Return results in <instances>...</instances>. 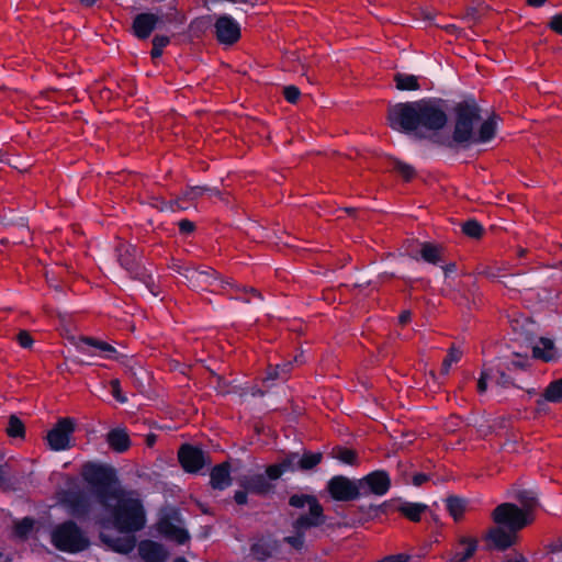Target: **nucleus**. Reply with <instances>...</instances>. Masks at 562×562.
Instances as JSON below:
<instances>
[{
	"label": "nucleus",
	"mask_w": 562,
	"mask_h": 562,
	"mask_svg": "<svg viewBox=\"0 0 562 562\" xmlns=\"http://www.w3.org/2000/svg\"><path fill=\"white\" fill-rule=\"evenodd\" d=\"M430 480V476L426 473H416L413 475L412 483L414 486H422L424 483Z\"/></svg>",
	"instance_id": "obj_57"
},
{
	"label": "nucleus",
	"mask_w": 562,
	"mask_h": 562,
	"mask_svg": "<svg viewBox=\"0 0 562 562\" xmlns=\"http://www.w3.org/2000/svg\"><path fill=\"white\" fill-rule=\"evenodd\" d=\"M151 44L150 57L151 59H158L162 56L164 48L170 44V37L167 35H155Z\"/></svg>",
	"instance_id": "obj_41"
},
{
	"label": "nucleus",
	"mask_w": 562,
	"mask_h": 562,
	"mask_svg": "<svg viewBox=\"0 0 562 562\" xmlns=\"http://www.w3.org/2000/svg\"><path fill=\"white\" fill-rule=\"evenodd\" d=\"M411 319H412V312L409 310H404L398 315V323L403 326L408 324L411 322Z\"/></svg>",
	"instance_id": "obj_60"
},
{
	"label": "nucleus",
	"mask_w": 562,
	"mask_h": 562,
	"mask_svg": "<svg viewBox=\"0 0 562 562\" xmlns=\"http://www.w3.org/2000/svg\"><path fill=\"white\" fill-rule=\"evenodd\" d=\"M362 497L374 495L382 497L389 493L392 486L390 473L386 470H373L359 479Z\"/></svg>",
	"instance_id": "obj_11"
},
{
	"label": "nucleus",
	"mask_w": 562,
	"mask_h": 562,
	"mask_svg": "<svg viewBox=\"0 0 562 562\" xmlns=\"http://www.w3.org/2000/svg\"><path fill=\"white\" fill-rule=\"evenodd\" d=\"M477 544L475 538L463 536L459 539L458 543L447 552L446 559L448 562H467L476 552Z\"/></svg>",
	"instance_id": "obj_18"
},
{
	"label": "nucleus",
	"mask_w": 562,
	"mask_h": 562,
	"mask_svg": "<svg viewBox=\"0 0 562 562\" xmlns=\"http://www.w3.org/2000/svg\"><path fill=\"white\" fill-rule=\"evenodd\" d=\"M138 553L146 562H166L169 558V552L164 544L148 539L140 541Z\"/></svg>",
	"instance_id": "obj_21"
},
{
	"label": "nucleus",
	"mask_w": 562,
	"mask_h": 562,
	"mask_svg": "<svg viewBox=\"0 0 562 562\" xmlns=\"http://www.w3.org/2000/svg\"><path fill=\"white\" fill-rule=\"evenodd\" d=\"M387 169L398 173L405 181H409L415 176V168L397 158L387 157Z\"/></svg>",
	"instance_id": "obj_31"
},
{
	"label": "nucleus",
	"mask_w": 562,
	"mask_h": 562,
	"mask_svg": "<svg viewBox=\"0 0 562 562\" xmlns=\"http://www.w3.org/2000/svg\"><path fill=\"white\" fill-rule=\"evenodd\" d=\"M393 80L396 89L401 91H417L420 89L418 77L415 75L396 72Z\"/></svg>",
	"instance_id": "obj_30"
},
{
	"label": "nucleus",
	"mask_w": 562,
	"mask_h": 562,
	"mask_svg": "<svg viewBox=\"0 0 562 562\" xmlns=\"http://www.w3.org/2000/svg\"><path fill=\"white\" fill-rule=\"evenodd\" d=\"M178 228L181 235H190L195 231V224L188 218H182L178 223Z\"/></svg>",
	"instance_id": "obj_52"
},
{
	"label": "nucleus",
	"mask_w": 562,
	"mask_h": 562,
	"mask_svg": "<svg viewBox=\"0 0 562 562\" xmlns=\"http://www.w3.org/2000/svg\"><path fill=\"white\" fill-rule=\"evenodd\" d=\"M327 492L336 502H352L362 497L359 479L351 480L344 475L333 476L327 482Z\"/></svg>",
	"instance_id": "obj_10"
},
{
	"label": "nucleus",
	"mask_w": 562,
	"mask_h": 562,
	"mask_svg": "<svg viewBox=\"0 0 562 562\" xmlns=\"http://www.w3.org/2000/svg\"><path fill=\"white\" fill-rule=\"evenodd\" d=\"M411 560V555L406 553H397V554H390L378 562H408Z\"/></svg>",
	"instance_id": "obj_54"
},
{
	"label": "nucleus",
	"mask_w": 562,
	"mask_h": 562,
	"mask_svg": "<svg viewBox=\"0 0 562 562\" xmlns=\"http://www.w3.org/2000/svg\"><path fill=\"white\" fill-rule=\"evenodd\" d=\"M299 452H289L285 457L279 462L284 472H295L300 471L299 468Z\"/></svg>",
	"instance_id": "obj_43"
},
{
	"label": "nucleus",
	"mask_w": 562,
	"mask_h": 562,
	"mask_svg": "<svg viewBox=\"0 0 562 562\" xmlns=\"http://www.w3.org/2000/svg\"><path fill=\"white\" fill-rule=\"evenodd\" d=\"M182 272L187 284L192 289H211L212 292H224L226 288L235 286L234 281L231 278L221 276L213 268L200 270L192 267L183 270Z\"/></svg>",
	"instance_id": "obj_7"
},
{
	"label": "nucleus",
	"mask_w": 562,
	"mask_h": 562,
	"mask_svg": "<svg viewBox=\"0 0 562 562\" xmlns=\"http://www.w3.org/2000/svg\"><path fill=\"white\" fill-rule=\"evenodd\" d=\"M204 194L217 196L221 200H223L224 196L218 188L210 186H188L182 190V199L188 202H193Z\"/></svg>",
	"instance_id": "obj_27"
},
{
	"label": "nucleus",
	"mask_w": 562,
	"mask_h": 562,
	"mask_svg": "<svg viewBox=\"0 0 562 562\" xmlns=\"http://www.w3.org/2000/svg\"><path fill=\"white\" fill-rule=\"evenodd\" d=\"M294 508H308L307 513L300 514L291 524L293 535L279 540L273 535L258 538L250 546V554L257 561L265 562L268 559L278 558L282 553V543L289 544L295 551L301 552L305 548V539L308 530L321 528L327 522L324 507L318 498L312 494H292L288 501Z\"/></svg>",
	"instance_id": "obj_2"
},
{
	"label": "nucleus",
	"mask_w": 562,
	"mask_h": 562,
	"mask_svg": "<svg viewBox=\"0 0 562 562\" xmlns=\"http://www.w3.org/2000/svg\"><path fill=\"white\" fill-rule=\"evenodd\" d=\"M548 402L546 398V393L543 392L539 398L536 401V411L537 413H547L548 412Z\"/></svg>",
	"instance_id": "obj_56"
},
{
	"label": "nucleus",
	"mask_w": 562,
	"mask_h": 562,
	"mask_svg": "<svg viewBox=\"0 0 562 562\" xmlns=\"http://www.w3.org/2000/svg\"><path fill=\"white\" fill-rule=\"evenodd\" d=\"M400 502L401 498L398 497L384 501L379 505L371 504L366 510V513L372 517H378L379 515H386L390 510H395V508L397 507L395 506V504Z\"/></svg>",
	"instance_id": "obj_35"
},
{
	"label": "nucleus",
	"mask_w": 562,
	"mask_h": 562,
	"mask_svg": "<svg viewBox=\"0 0 562 562\" xmlns=\"http://www.w3.org/2000/svg\"><path fill=\"white\" fill-rule=\"evenodd\" d=\"M333 458L339 460L340 462L355 465L358 461V454L353 449L346 447H335L331 451Z\"/></svg>",
	"instance_id": "obj_34"
},
{
	"label": "nucleus",
	"mask_w": 562,
	"mask_h": 562,
	"mask_svg": "<svg viewBox=\"0 0 562 562\" xmlns=\"http://www.w3.org/2000/svg\"><path fill=\"white\" fill-rule=\"evenodd\" d=\"M76 424L70 417L59 418L47 432L46 439L53 451H64L70 448V438L75 432Z\"/></svg>",
	"instance_id": "obj_13"
},
{
	"label": "nucleus",
	"mask_w": 562,
	"mask_h": 562,
	"mask_svg": "<svg viewBox=\"0 0 562 562\" xmlns=\"http://www.w3.org/2000/svg\"><path fill=\"white\" fill-rule=\"evenodd\" d=\"M81 476L103 508L99 518L101 527L120 533H135L145 528L147 517L143 501L134 491L121 487L115 468L89 461L82 465Z\"/></svg>",
	"instance_id": "obj_1"
},
{
	"label": "nucleus",
	"mask_w": 562,
	"mask_h": 562,
	"mask_svg": "<svg viewBox=\"0 0 562 562\" xmlns=\"http://www.w3.org/2000/svg\"><path fill=\"white\" fill-rule=\"evenodd\" d=\"M449 100L426 97L416 101L398 102L389 109L387 121L393 131L425 138L424 132H439L449 121Z\"/></svg>",
	"instance_id": "obj_3"
},
{
	"label": "nucleus",
	"mask_w": 562,
	"mask_h": 562,
	"mask_svg": "<svg viewBox=\"0 0 562 562\" xmlns=\"http://www.w3.org/2000/svg\"><path fill=\"white\" fill-rule=\"evenodd\" d=\"M243 291H244L245 294H248V296H250L251 300L252 299H258L259 301H263L262 294L258 290H256L255 288H249V289L243 288Z\"/></svg>",
	"instance_id": "obj_61"
},
{
	"label": "nucleus",
	"mask_w": 562,
	"mask_h": 562,
	"mask_svg": "<svg viewBox=\"0 0 562 562\" xmlns=\"http://www.w3.org/2000/svg\"><path fill=\"white\" fill-rule=\"evenodd\" d=\"M322 460H323L322 452L304 451V453L302 456H300V459H299L300 471L312 470L316 465H318L322 462Z\"/></svg>",
	"instance_id": "obj_33"
},
{
	"label": "nucleus",
	"mask_w": 562,
	"mask_h": 562,
	"mask_svg": "<svg viewBox=\"0 0 562 562\" xmlns=\"http://www.w3.org/2000/svg\"><path fill=\"white\" fill-rule=\"evenodd\" d=\"M175 522H181V514L178 508L172 507L160 515L156 524L157 531L178 544L187 543L190 540L189 531Z\"/></svg>",
	"instance_id": "obj_9"
},
{
	"label": "nucleus",
	"mask_w": 562,
	"mask_h": 562,
	"mask_svg": "<svg viewBox=\"0 0 562 562\" xmlns=\"http://www.w3.org/2000/svg\"><path fill=\"white\" fill-rule=\"evenodd\" d=\"M414 258L416 260L422 259L434 266H439L445 262V247L440 244L424 241L420 244L418 256Z\"/></svg>",
	"instance_id": "obj_22"
},
{
	"label": "nucleus",
	"mask_w": 562,
	"mask_h": 562,
	"mask_svg": "<svg viewBox=\"0 0 562 562\" xmlns=\"http://www.w3.org/2000/svg\"><path fill=\"white\" fill-rule=\"evenodd\" d=\"M75 347L79 352L88 356H95V352L91 351L90 348L99 350L100 356L106 360L123 362L126 358L125 355L119 352L117 349L109 342L90 336H80L75 342Z\"/></svg>",
	"instance_id": "obj_12"
},
{
	"label": "nucleus",
	"mask_w": 562,
	"mask_h": 562,
	"mask_svg": "<svg viewBox=\"0 0 562 562\" xmlns=\"http://www.w3.org/2000/svg\"><path fill=\"white\" fill-rule=\"evenodd\" d=\"M106 442L117 453H123L131 447V439L125 428L111 429L106 435Z\"/></svg>",
	"instance_id": "obj_26"
},
{
	"label": "nucleus",
	"mask_w": 562,
	"mask_h": 562,
	"mask_svg": "<svg viewBox=\"0 0 562 562\" xmlns=\"http://www.w3.org/2000/svg\"><path fill=\"white\" fill-rule=\"evenodd\" d=\"M191 267H188V266H182V265H179V263H173L171 269L177 272L178 274H180L181 277H183V270L186 269H190Z\"/></svg>",
	"instance_id": "obj_63"
},
{
	"label": "nucleus",
	"mask_w": 562,
	"mask_h": 562,
	"mask_svg": "<svg viewBox=\"0 0 562 562\" xmlns=\"http://www.w3.org/2000/svg\"><path fill=\"white\" fill-rule=\"evenodd\" d=\"M494 371L490 368H484L477 381V392L483 394L487 390V381H493Z\"/></svg>",
	"instance_id": "obj_45"
},
{
	"label": "nucleus",
	"mask_w": 562,
	"mask_h": 562,
	"mask_svg": "<svg viewBox=\"0 0 562 562\" xmlns=\"http://www.w3.org/2000/svg\"><path fill=\"white\" fill-rule=\"evenodd\" d=\"M548 26L557 34L562 35V13L554 14L550 19Z\"/></svg>",
	"instance_id": "obj_53"
},
{
	"label": "nucleus",
	"mask_w": 562,
	"mask_h": 562,
	"mask_svg": "<svg viewBox=\"0 0 562 562\" xmlns=\"http://www.w3.org/2000/svg\"><path fill=\"white\" fill-rule=\"evenodd\" d=\"M513 362H515L517 370H526L529 366V360L527 358L516 356L515 358L510 359Z\"/></svg>",
	"instance_id": "obj_58"
},
{
	"label": "nucleus",
	"mask_w": 562,
	"mask_h": 562,
	"mask_svg": "<svg viewBox=\"0 0 562 562\" xmlns=\"http://www.w3.org/2000/svg\"><path fill=\"white\" fill-rule=\"evenodd\" d=\"M178 460L188 473H198L206 463L204 451L196 446L184 443L178 451Z\"/></svg>",
	"instance_id": "obj_15"
},
{
	"label": "nucleus",
	"mask_w": 562,
	"mask_h": 562,
	"mask_svg": "<svg viewBox=\"0 0 562 562\" xmlns=\"http://www.w3.org/2000/svg\"><path fill=\"white\" fill-rule=\"evenodd\" d=\"M443 274L446 278H448L451 273H454L457 271V263L456 262H449L441 267Z\"/></svg>",
	"instance_id": "obj_62"
},
{
	"label": "nucleus",
	"mask_w": 562,
	"mask_h": 562,
	"mask_svg": "<svg viewBox=\"0 0 562 562\" xmlns=\"http://www.w3.org/2000/svg\"><path fill=\"white\" fill-rule=\"evenodd\" d=\"M485 540L491 541L494 549L505 551L514 544L516 532L504 530L501 526L493 527L488 530Z\"/></svg>",
	"instance_id": "obj_24"
},
{
	"label": "nucleus",
	"mask_w": 562,
	"mask_h": 562,
	"mask_svg": "<svg viewBox=\"0 0 562 562\" xmlns=\"http://www.w3.org/2000/svg\"><path fill=\"white\" fill-rule=\"evenodd\" d=\"M481 19V13L477 8L475 7H469L465 9L464 13L462 14V20H464L467 23H476Z\"/></svg>",
	"instance_id": "obj_51"
},
{
	"label": "nucleus",
	"mask_w": 562,
	"mask_h": 562,
	"mask_svg": "<svg viewBox=\"0 0 562 562\" xmlns=\"http://www.w3.org/2000/svg\"><path fill=\"white\" fill-rule=\"evenodd\" d=\"M111 394L121 404L127 402V397L123 394L121 389V382L117 379L110 381Z\"/></svg>",
	"instance_id": "obj_48"
},
{
	"label": "nucleus",
	"mask_w": 562,
	"mask_h": 562,
	"mask_svg": "<svg viewBox=\"0 0 562 562\" xmlns=\"http://www.w3.org/2000/svg\"><path fill=\"white\" fill-rule=\"evenodd\" d=\"M50 543L58 551L69 554L83 552L91 546L85 530L71 519L65 520L53 528Z\"/></svg>",
	"instance_id": "obj_5"
},
{
	"label": "nucleus",
	"mask_w": 562,
	"mask_h": 562,
	"mask_svg": "<svg viewBox=\"0 0 562 562\" xmlns=\"http://www.w3.org/2000/svg\"><path fill=\"white\" fill-rule=\"evenodd\" d=\"M284 470L280 465V463L270 464L266 468V474L268 481H277L279 480L283 474Z\"/></svg>",
	"instance_id": "obj_49"
},
{
	"label": "nucleus",
	"mask_w": 562,
	"mask_h": 562,
	"mask_svg": "<svg viewBox=\"0 0 562 562\" xmlns=\"http://www.w3.org/2000/svg\"><path fill=\"white\" fill-rule=\"evenodd\" d=\"M183 202H187L184 199H182V192L173 200L167 201V203L164 204V206H160L161 212L170 211H184L188 209V205H184Z\"/></svg>",
	"instance_id": "obj_44"
},
{
	"label": "nucleus",
	"mask_w": 562,
	"mask_h": 562,
	"mask_svg": "<svg viewBox=\"0 0 562 562\" xmlns=\"http://www.w3.org/2000/svg\"><path fill=\"white\" fill-rule=\"evenodd\" d=\"M539 346L532 348V356L536 359H541L544 362H551L558 359V353L554 342L549 338H540Z\"/></svg>",
	"instance_id": "obj_28"
},
{
	"label": "nucleus",
	"mask_w": 562,
	"mask_h": 562,
	"mask_svg": "<svg viewBox=\"0 0 562 562\" xmlns=\"http://www.w3.org/2000/svg\"><path fill=\"white\" fill-rule=\"evenodd\" d=\"M292 362L285 361L283 363H278L276 366H269L267 379L268 380H283L290 373L292 369Z\"/></svg>",
	"instance_id": "obj_38"
},
{
	"label": "nucleus",
	"mask_w": 562,
	"mask_h": 562,
	"mask_svg": "<svg viewBox=\"0 0 562 562\" xmlns=\"http://www.w3.org/2000/svg\"><path fill=\"white\" fill-rule=\"evenodd\" d=\"M283 97L289 103L295 104L301 97V91L294 85L285 86L283 88Z\"/></svg>",
	"instance_id": "obj_47"
},
{
	"label": "nucleus",
	"mask_w": 562,
	"mask_h": 562,
	"mask_svg": "<svg viewBox=\"0 0 562 562\" xmlns=\"http://www.w3.org/2000/svg\"><path fill=\"white\" fill-rule=\"evenodd\" d=\"M517 499L527 508L531 509L536 503L537 498L533 493L527 490H522L517 494Z\"/></svg>",
	"instance_id": "obj_46"
},
{
	"label": "nucleus",
	"mask_w": 562,
	"mask_h": 562,
	"mask_svg": "<svg viewBox=\"0 0 562 562\" xmlns=\"http://www.w3.org/2000/svg\"><path fill=\"white\" fill-rule=\"evenodd\" d=\"M452 113L454 124L451 136L432 138L435 144L449 149H468L471 146L488 144L496 137L499 116L495 113L484 120L475 131L482 120V109L473 95L454 103Z\"/></svg>",
	"instance_id": "obj_4"
},
{
	"label": "nucleus",
	"mask_w": 562,
	"mask_h": 562,
	"mask_svg": "<svg viewBox=\"0 0 562 562\" xmlns=\"http://www.w3.org/2000/svg\"><path fill=\"white\" fill-rule=\"evenodd\" d=\"M5 431L11 438H24L25 426L16 415H10Z\"/></svg>",
	"instance_id": "obj_37"
},
{
	"label": "nucleus",
	"mask_w": 562,
	"mask_h": 562,
	"mask_svg": "<svg viewBox=\"0 0 562 562\" xmlns=\"http://www.w3.org/2000/svg\"><path fill=\"white\" fill-rule=\"evenodd\" d=\"M543 392L549 403H562V378L552 380Z\"/></svg>",
	"instance_id": "obj_36"
},
{
	"label": "nucleus",
	"mask_w": 562,
	"mask_h": 562,
	"mask_svg": "<svg viewBox=\"0 0 562 562\" xmlns=\"http://www.w3.org/2000/svg\"><path fill=\"white\" fill-rule=\"evenodd\" d=\"M34 528V519L24 517L14 525L13 532L20 539H27Z\"/></svg>",
	"instance_id": "obj_40"
},
{
	"label": "nucleus",
	"mask_w": 562,
	"mask_h": 562,
	"mask_svg": "<svg viewBox=\"0 0 562 562\" xmlns=\"http://www.w3.org/2000/svg\"><path fill=\"white\" fill-rule=\"evenodd\" d=\"M16 341L24 349H30L34 344V339L27 330H20L16 335Z\"/></svg>",
	"instance_id": "obj_50"
},
{
	"label": "nucleus",
	"mask_w": 562,
	"mask_h": 562,
	"mask_svg": "<svg viewBox=\"0 0 562 562\" xmlns=\"http://www.w3.org/2000/svg\"><path fill=\"white\" fill-rule=\"evenodd\" d=\"M124 537H113L105 532L99 533V540L108 550L120 554H128L136 547V538L134 533H126Z\"/></svg>",
	"instance_id": "obj_19"
},
{
	"label": "nucleus",
	"mask_w": 562,
	"mask_h": 562,
	"mask_svg": "<svg viewBox=\"0 0 562 562\" xmlns=\"http://www.w3.org/2000/svg\"><path fill=\"white\" fill-rule=\"evenodd\" d=\"M547 0H527L528 5L533 8H540L546 3Z\"/></svg>",
	"instance_id": "obj_64"
},
{
	"label": "nucleus",
	"mask_w": 562,
	"mask_h": 562,
	"mask_svg": "<svg viewBox=\"0 0 562 562\" xmlns=\"http://www.w3.org/2000/svg\"><path fill=\"white\" fill-rule=\"evenodd\" d=\"M492 517L498 526L506 527L512 532L521 530L531 521L527 512L513 503H503L495 507Z\"/></svg>",
	"instance_id": "obj_8"
},
{
	"label": "nucleus",
	"mask_w": 562,
	"mask_h": 562,
	"mask_svg": "<svg viewBox=\"0 0 562 562\" xmlns=\"http://www.w3.org/2000/svg\"><path fill=\"white\" fill-rule=\"evenodd\" d=\"M462 352L456 347H450L441 364V374L447 375L453 363L461 359Z\"/></svg>",
	"instance_id": "obj_42"
},
{
	"label": "nucleus",
	"mask_w": 562,
	"mask_h": 562,
	"mask_svg": "<svg viewBox=\"0 0 562 562\" xmlns=\"http://www.w3.org/2000/svg\"><path fill=\"white\" fill-rule=\"evenodd\" d=\"M488 368L494 371L493 382L496 386L502 389H507L509 386L521 389L515 383V376L505 371L504 368H501L498 364Z\"/></svg>",
	"instance_id": "obj_32"
},
{
	"label": "nucleus",
	"mask_w": 562,
	"mask_h": 562,
	"mask_svg": "<svg viewBox=\"0 0 562 562\" xmlns=\"http://www.w3.org/2000/svg\"><path fill=\"white\" fill-rule=\"evenodd\" d=\"M238 484L248 493L260 496L269 494L273 488V485L267 480L265 474L260 473L243 475L238 479Z\"/></svg>",
	"instance_id": "obj_20"
},
{
	"label": "nucleus",
	"mask_w": 562,
	"mask_h": 562,
	"mask_svg": "<svg viewBox=\"0 0 562 562\" xmlns=\"http://www.w3.org/2000/svg\"><path fill=\"white\" fill-rule=\"evenodd\" d=\"M214 33L217 42L223 45H234L241 36L239 23L229 14L216 18Z\"/></svg>",
	"instance_id": "obj_14"
},
{
	"label": "nucleus",
	"mask_w": 562,
	"mask_h": 562,
	"mask_svg": "<svg viewBox=\"0 0 562 562\" xmlns=\"http://www.w3.org/2000/svg\"><path fill=\"white\" fill-rule=\"evenodd\" d=\"M445 503L446 509L453 520H461L468 508V501L457 495H450L445 499Z\"/></svg>",
	"instance_id": "obj_29"
},
{
	"label": "nucleus",
	"mask_w": 562,
	"mask_h": 562,
	"mask_svg": "<svg viewBox=\"0 0 562 562\" xmlns=\"http://www.w3.org/2000/svg\"><path fill=\"white\" fill-rule=\"evenodd\" d=\"M63 502L74 517L85 518L91 512V502L82 491L66 492Z\"/></svg>",
	"instance_id": "obj_17"
},
{
	"label": "nucleus",
	"mask_w": 562,
	"mask_h": 562,
	"mask_svg": "<svg viewBox=\"0 0 562 562\" xmlns=\"http://www.w3.org/2000/svg\"><path fill=\"white\" fill-rule=\"evenodd\" d=\"M461 228H462V233L465 236L474 238V239L481 238L483 236V233H484L483 225L479 221H476L474 218L465 221L462 224Z\"/></svg>",
	"instance_id": "obj_39"
},
{
	"label": "nucleus",
	"mask_w": 562,
	"mask_h": 562,
	"mask_svg": "<svg viewBox=\"0 0 562 562\" xmlns=\"http://www.w3.org/2000/svg\"><path fill=\"white\" fill-rule=\"evenodd\" d=\"M115 251L120 266L130 277L142 282L153 295L157 296L158 291L154 277L140 262L143 251L136 245L130 243H120Z\"/></svg>",
	"instance_id": "obj_6"
},
{
	"label": "nucleus",
	"mask_w": 562,
	"mask_h": 562,
	"mask_svg": "<svg viewBox=\"0 0 562 562\" xmlns=\"http://www.w3.org/2000/svg\"><path fill=\"white\" fill-rule=\"evenodd\" d=\"M248 492L244 488L238 490L234 494V501L237 505H246L248 503Z\"/></svg>",
	"instance_id": "obj_55"
},
{
	"label": "nucleus",
	"mask_w": 562,
	"mask_h": 562,
	"mask_svg": "<svg viewBox=\"0 0 562 562\" xmlns=\"http://www.w3.org/2000/svg\"><path fill=\"white\" fill-rule=\"evenodd\" d=\"M232 481L229 462H223L212 468L210 485L213 490L224 491L232 485Z\"/></svg>",
	"instance_id": "obj_23"
},
{
	"label": "nucleus",
	"mask_w": 562,
	"mask_h": 562,
	"mask_svg": "<svg viewBox=\"0 0 562 562\" xmlns=\"http://www.w3.org/2000/svg\"><path fill=\"white\" fill-rule=\"evenodd\" d=\"M429 509V506L424 503L402 501L395 508L401 515L413 522H418L422 519V515Z\"/></svg>",
	"instance_id": "obj_25"
},
{
	"label": "nucleus",
	"mask_w": 562,
	"mask_h": 562,
	"mask_svg": "<svg viewBox=\"0 0 562 562\" xmlns=\"http://www.w3.org/2000/svg\"><path fill=\"white\" fill-rule=\"evenodd\" d=\"M161 16L153 12H142L133 18L131 33L139 41L150 37L151 33L161 23Z\"/></svg>",
	"instance_id": "obj_16"
},
{
	"label": "nucleus",
	"mask_w": 562,
	"mask_h": 562,
	"mask_svg": "<svg viewBox=\"0 0 562 562\" xmlns=\"http://www.w3.org/2000/svg\"><path fill=\"white\" fill-rule=\"evenodd\" d=\"M498 366L501 368H504V370L509 372L510 374H513L514 372L518 371L516 369L515 362H513L510 359H506V360L499 361Z\"/></svg>",
	"instance_id": "obj_59"
}]
</instances>
